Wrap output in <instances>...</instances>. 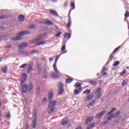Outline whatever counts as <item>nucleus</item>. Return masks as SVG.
Masks as SVG:
<instances>
[{"instance_id":"3c124183","label":"nucleus","mask_w":129,"mask_h":129,"mask_svg":"<svg viewBox=\"0 0 129 129\" xmlns=\"http://www.w3.org/2000/svg\"><path fill=\"white\" fill-rule=\"evenodd\" d=\"M97 94L96 98H100L101 96V94Z\"/></svg>"},{"instance_id":"69168bd1","label":"nucleus","mask_w":129,"mask_h":129,"mask_svg":"<svg viewBox=\"0 0 129 129\" xmlns=\"http://www.w3.org/2000/svg\"><path fill=\"white\" fill-rule=\"evenodd\" d=\"M19 53H24V51H19Z\"/></svg>"},{"instance_id":"774afa93","label":"nucleus","mask_w":129,"mask_h":129,"mask_svg":"<svg viewBox=\"0 0 129 129\" xmlns=\"http://www.w3.org/2000/svg\"><path fill=\"white\" fill-rule=\"evenodd\" d=\"M126 69H129V67H126Z\"/></svg>"},{"instance_id":"13d9d810","label":"nucleus","mask_w":129,"mask_h":129,"mask_svg":"<svg viewBox=\"0 0 129 129\" xmlns=\"http://www.w3.org/2000/svg\"><path fill=\"white\" fill-rule=\"evenodd\" d=\"M116 110V108H113L111 111L110 112H113V111H115Z\"/></svg>"},{"instance_id":"473e14b6","label":"nucleus","mask_w":129,"mask_h":129,"mask_svg":"<svg viewBox=\"0 0 129 129\" xmlns=\"http://www.w3.org/2000/svg\"><path fill=\"white\" fill-rule=\"evenodd\" d=\"M74 94H75L76 95H78V94H79V93H80V90H75L74 92Z\"/></svg>"},{"instance_id":"de8ad7c7","label":"nucleus","mask_w":129,"mask_h":129,"mask_svg":"<svg viewBox=\"0 0 129 129\" xmlns=\"http://www.w3.org/2000/svg\"><path fill=\"white\" fill-rule=\"evenodd\" d=\"M122 84L124 86H125V85H127V81H123Z\"/></svg>"},{"instance_id":"2f4dec72","label":"nucleus","mask_w":129,"mask_h":129,"mask_svg":"<svg viewBox=\"0 0 129 129\" xmlns=\"http://www.w3.org/2000/svg\"><path fill=\"white\" fill-rule=\"evenodd\" d=\"M73 81V79H67L66 80V82L67 83H71Z\"/></svg>"},{"instance_id":"a878e982","label":"nucleus","mask_w":129,"mask_h":129,"mask_svg":"<svg viewBox=\"0 0 129 129\" xmlns=\"http://www.w3.org/2000/svg\"><path fill=\"white\" fill-rule=\"evenodd\" d=\"M54 110H55V107L50 108L49 110L48 111V114H51V113H53L54 112Z\"/></svg>"},{"instance_id":"a18cd8bd","label":"nucleus","mask_w":129,"mask_h":129,"mask_svg":"<svg viewBox=\"0 0 129 129\" xmlns=\"http://www.w3.org/2000/svg\"><path fill=\"white\" fill-rule=\"evenodd\" d=\"M27 65H28V64H27V63H24V64H22L21 66H20V67H19V68L24 69V68H25V67H26V66H27Z\"/></svg>"},{"instance_id":"09e8293b","label":"nucleus","mask_w":129,"mask_h":129,"mask_svg":"<svg viewBox=\"0 0 129 129\" xmlns=\"http://www.w3.org/2000/svg\"><path fill=\"white\" fill-rule=\"evenodd\" d=\"M46 102H47V99L46 98H44L42 100V103H46Z\"/></svg>"},{"instance_id":"7ed1b4c3","label":"nucleus","mask_w":129,"mask_h":129,"mask_svg":"<svg viewBox=\"0 0 129 129\" xmlns=\"http://www.w3.org/2000/svg\"><path fill=\"white\" fill-rule=\"evenodd\" d=\"M58 95H61L62 93L64 92V90L63 89V87H64V84H63L61 82H58Z\"/></svg>"},{"instance_id":"c03bdc74","label":"nucleus","mask_w":129,"mask_h":129,"mask_svg":"<svg viewBox=\"0 0 129 129\" xmlns=\"http://www.w3.org/2000/svg\"><path fill=\"white\" fill-rule=\"evenodd\" d=\"M6 116H7L8 119H10V117H11V113L8 112V113L6 114Z\"/></svg>"},{"instance_id":"aec40b11","label":"nucleus","mask_w":129,"mask_h":129,"mask_svg":"<svg viewBox=\"0 0 129 129\" xmlns=\"http://www.w3.org/2000/svg\"><path fill=\"white\" fill-rule=\"evenodd\" d=\"M21 39H22V37H21V35L19 36H16L15 37H13L12 39V41H18V40H21Z\"/></svg>"},{"instance_id":"39448f33","label":"nucleus","mask_w":129,"mask_h":129,"mask_svg":"<svg viewBox=\"0 0 129 129\" xmlns=\"http://www.w3.org/2000/svg\"><path fill=\"white\" fill-rule=\"evenodd\" d=\"M56 104H57V101H49V103L48 104V108H52V107H54V106H55Z\"/></svg>"},{"instance_id":"7c9ffc66","label":"nucleus","mask_w":129,"mask_h":129,"mask_svg":"<svg viewBox=\"0 0 129 129\" xmlns=\"http://www.w3.org/2000/svg\"><path fill=\"white\" fill-rule=\"evenodd\" d=\"M7 71H8V68L7 67H5L2 69V71H3L4 73H6Z\"/></svg>"},{"instance_id":"6e6552de","label":"nucleus","mask_w":129,"mask_h":129,"mask_svg":"<svg viewBox=\"0 0 129 129\" xmlns=\"http://www.w3.org/2000/svg\"><path fill=\"white\" fill-rule=\"evenodd\" d=\"M93 118H94V117L93 116L88 117L86 120V121L85 122V124H88V123L91 122V121L93 120Z\"/></svg>"},{"instance_id":"f8f14e48","label":"nucleus","mask_w":129,"mask_h":129,"mask_svg":"<svg viewBox=\"0 0 129 129\" xmlns=\"http://www.w3.org/2000/svg\"><path fill=\"white\" fill-rule=\"evenodd\" d=\"M105 113V110L101 111L100 113L96 115L95 118H99V117H101V116H103Z\"/></svg>"},{"instance_id":"4be33fe9","label":"nucleus","mask_w":129,"mask_h":129,"mask_svg":"<svg viewBox=\"0 0 129 129\" xmlns=\"http://www.w3.org/2000/svg\"><path fill=\"white\" fill-rule=\"evenodd\" d=\"M72 24V21H71V18L70 17L69 18V21H68V24L67 25V27L70 28V27H71Z\"/></svg>"},{"instance_id":"bb28decb","label":"nucleus","mask_w":129,"mask_h":129,"mask_svg":"<svg viewBox=\"0 0 129 129\" xmlns=\"http://www.w3.org/2000/svg\"><path fill=\"white\" fill-rule=\"evenodd\" d=\"M88 127H90L91 128H92L94 127V126H95V123L94 122L91 123L88 125Z\"/></svg>"},{"instance_id":"a19ab883","label":"nucleus","mask_w":129,"mask_h":129,"mask_svg":"<svg viewBox=\"0 0 129 129\" xmlns=\"http://www.w3.org/2000/svg\"><path fill=\"white\" fill-rule=\"evenodd\" d=\"M71 7L73 8L72 10H75V4L74 3H72L71 4Z\"/></svg>"},{"instance_id":"680f3d73","label":"nucleus","mask_w":129,"mask_h":129,"mask_svg":"<svg viewBox=\"0 0 129 129\" xmlns=\"http://www.w3.org/2000/svg\"><path fill=\"white\" fill-rule=\"evenodd\" d=\"M53 60H54V58L53 57H50L49 59V61H53Z\"/></svg>"},{"instance_id":"6ab92c4d","label":"nucleus","mask_w":129,"mask_h":129,"mask_svg":"<svg viewBox=\"0 0 129 129\" xmlns=\"http://www.w3.org/2000/svg\"><path fill=\"white\" fill-rule=\"evenodd\" d=\"M66 118L62 119V122L61 123V125H65L68 123V120H65Z\"/></svg>"},{"instance_id":"2eb2a0df","label":"nucleus","mask_w":129,"mask_h":129,"mask_svg":"<svg viewBox=\"0 0 129 129\" xmlns=\"http://www.w3.org/2000/svg\"><path fill=\"white\" fill-rule=\"evenodd\" d=\"M50 13L51 15H52V16H54V17H58V13L57 12L55 11V10H50Z\"/></svg>"},{"instance_id":"c756f323","label":"nucleus","mask_w":129,"mask_h":129,"mask_svg":"<svg viewBox=\"0 0 129 129\" xmlns=\"http://www.w3.org/2000/svg\"><path fill=\"white\" fill-rule=\"evenodd\" d=\"M36 66L38 71H41V70H42V66H41V64H37Z\"/></svg>"},{"instance_id":"f03ea898","label":"nucleus","mask_w":129,"mask_h":129,"mask_svg":"<svg viewBox=\"0 0 129 129\" xmlns=\"http://www.w3.org/2000/svg\"><path fill=\"white\" fill-rule=\"evenodd\" d=\"M38 117H37V112H35L33 114V120L32 121V128H36L37 126V121Z\"/></svg>"},{"instance_id":"f257e3e1","label":"nucleus","mask_w":129,"mask_h":129,"mask_svg":"<svg viewBox=\"0 0 129 129\" xmlns=\"http://www.w3.org/2000/svg\"><path fill=\"white\" fill-rule=\"evenodd\" d=\"M33 90V84L30 83L28 85L24 84L22 87V92L23 93H27V92H30Z\"/></svg>"},{"instance_id":"4c0bfd02","label":"nucleus","mask_w":129,"mask_h":129,"mask_svg":"<svg viewBox=\"0 0 129 129\" xmlns=\"http://www.w3.org/2000/svg\"><path fill=\"white\" fill-rule=\"evenodd\" d=\"M125 73H126V70H124L123 72L120 74V76H123Z\"/></svg>"},{"instance_id":"393cba45","label":"nucleus","mask_w":129,"mask_h":129,"mask_svg":"<svg viewBox=\"0 0 129 129\" xmlns=\"http://www.w3.org/2000/svg\"><path fill=\"white\" fill-rule=\"evenodd\" d=\"M92 98H93V96H91V95H89L86 98V101H89V100H91Z\"/></svg>"},{"instance_id":"f3484780","label":"nucleus","mask_w":129,"mask_h":129,"mask_svg":"<svg viewBox=\"0 0 129 129\" xmlns=\"http://www.w3.org/2000/svg\"><path fill=\"white\" fill-rule=\"evenodd\" d=\"M53 96H54V94H53V93H48V97L49 101H50V100H52V99H53Z\"/></svg>"},{"instance_id":"0e129e2a","label":"nucleus","mask_w":129,"mask_h":129,"mask_svg":"<svg viewBox=\"0 0 129 129\" xmlns=\"http://www.w3.org/2000/svg\"><path fill=\"white\" fill-rule=\"evenodd\" d=\"M76 129H81V126H79L78 127H77Z\"/></svg>"},{"instance_id":"5fc2aeb1","label":"nucleus","mask_w":129,"mask_h":129,"mask_svg":"<svg viewBox=\"0 0 129 129\" xmlns=\"http://www.w3.org/2000/svg\"><path fill=\"white\" fill-rule=\"evenodd\" d=\"M120 48V46H119L118 47H117L116 49H114V50L113 51V53H114L115 52H116V51H117V50H118V49H119Z\"/></svg>"},{"instance_id":"412c9836","label":"nucleus","mask_w":129,"mask_h":129,"mask_svg":"<svg viewBox=\"0 0 129 129\" xmlns=\"http://www.w3.org/2000/svg\"><path fill=\"white\" fill-rule=\"evenodd\" d=\"M45 43L43 41H41L39 42H38L36 44V46H43V45H45Z\"/></svg>"},{"instance_id":"a211bd4d","label":"nucleus","mask_w":129,"mask_h":129,"mask_svg":"<svg viewBox=\"0 0 129 129\" xmlns=\"http://www.w3.org/2000/svg\"><path fill=\"white\" fill-rule=\"evenodd\" d=\"M119 114H120V111H117V112L112 114L113 117H114V118H117Z\"/></svg>"},{"instance_id":"c9c22d12","label":"nucleus","mask_w":129,"mask_h":129,"mask_svg":"<svg viewBox=\"0 0 129 129\" xmlns=\"http://www.w3.org/2000/svg\"><path fill=\"white\" fill-rule=\"evenodd\" d=\"M95 103V100H93L90 103H89V106H93L94 105V104Z\"/></svg>"},{"instance_id":"338daca9","label":"nucleus","mask_w":129,"mask_h":129,"mask_svg":"<svg viewBox=\"0 0 129 129\" xmlns=\"http://www.w3.org/2000/svg\"><path fill=\"white\" fill-rule=\"evenodd\" d=\"M110 113H112V112H110V111L109 112V113H107V114L108 115V114H110Z\"/></svg>"},{"instance_id":"0eeeda50","label":"nucleus","mask_w":129,"mask_h":129,"mask_svg":"<svg viewBox=\"0 0 129 129\" xmlns=\"http://www.w3.org/2000/svg\"><path fill=\"white\" fill-rule=\"evenodd\" d=\"M26 47H28V43L27 42L22 43L20 45H18L19 49H22V50H24Z\"/></svg>"},{"instance_id":"e2e57ef3","label":"nucleus","mask_w":129,"mask_h":129,"mask_svg":"<svg viewBox=\"0 0 129 129\" xmlns=\"http://www.w3.org/2000/svg\"><path fill=\"white\" fill-rule=\"evenodd\" d=\"M53 3H57V0H51Z\"/></svg>"},{"instance_id":"5701e85b","label":"nucleus","mask_w":129,"mask_h":129,"mask_svg":"<svg viewBox=\"0 0 129 129\" xmlns=\"http://www.w3.org/2000/svg\"><path fill=\"white\" fill-rule=\"evenodd\" d=\"M64 38H67V39H69L70 38H71V33H65L64 35Z\"/></svg>"},{"instance_id":"864d4df0","label":"nucleus","mask_w":129,"mask_h":129,"mask_svg":"<svg viewBox=\"0 0 129 129\" xmlns=\"http://www.w3.org/2000/svg\"><path fill=\"white\" fill-rule=\"evenodd\" d=\"M60 36H61V33H60V32H58V33L56 34V35H55V36H56V37H60Z\"/></svg>"},{"instance_id":"ddd939ff","label":"nucleus","mask_w":129,"mask_h":129,"mask_svg":"<svg viewBox=\"0 0 129 129\" xmlns=\"http://www.w3.org/2000/svg\"><path fill=\"white\" fill-rule=\"evenodd\" d=\"M56 73H57V75H56ZM56 73H55L54 72L51 73L50 74L51 77H52V78H54V79L58 78V76L60 75V73H58L56 72Z\"/></svg>"},{"instance_id":"8fccbe9b","label":"nucleus","mask_w":129,"mask_h":129,"mask_svg":"<svg viewBox=\"0 0 129 129\" xmlns=\"http://www.w3.org/2000/svg\"><path fill=\"white\" fill-rule=\"evenodd\" d=\"M30 128V125H29V124L26 123L25 125V129H29Z\"/></svg>"},{"instance_id":"6e6d98bb","label":"nucleus","mask_w":129,"mask_h":129,"mask_svg":"<svg viewBox=\"0 0 129 129\" xmlns=\"http://www.w3.org/2000/svg\"><path fill=\"white\" fill-rule=\"evenodd\" d=\"M68 5H69L68 1L66 2L65 3H64V7H68Z\"/></svg>"},{"instance_id":"dca6fc26","label":"nucleus","mask_w":129,"mask_h":129,"mask_svg":"<svg viewBox=\"0 0 129 129\" xmlns=\"http://www.w3.org/2000/svg\"><path fill=\"white\" fill-rule=\"evenodd\" d=\"M25 20V16L23 15H20L18 17V20L19 22H23Z\"/></svg>"},{"instance_id":"9b49d317","label":"nucleus","mask_w":129,"mask_h":129,"mask_svg":"<svg viewBox=\"0 0 129 129\" xmlns=\"http://www.w3.org/2000/svg\"><path fill=\"white\" fill-rule=\"evenodd\" d=\"M33 67H34V65L33 64V63H30L28 65V67L27 68V73H28V74H30L31 73V71H32V69H33Z\"/></svg>"},{"instance_id":"9d476101","label":"nucleus","mask_w":129,"mask_h":129,"mask_svg":"<svg viewBox=\"0 0 129 129\" xmlns=\"http://www.w3.org/2000/svg\"><path fill=\"white\" fill-rule=\"evenodd\" d=\"M21 77H22V79H21V84H24V83H25V82L27 79V75L26 74H23L22 75Z\"/></svg>"},{"instance_id":"79ce46f5","label":"nucleus","mask_w":129,"mask_h":129,"mask_svg":"<svg viewBox=\"0 0 129 129\" xmlns=\"http://www.w3.org/2000/svg\"><path fill=\"white\" fill-rule=\"evenodd\" d=\"M66 50V45H63L61 48V52H63V51H65Z\"/></svg>"},{"instance_id":"b1692460","label":"nucleus","mask_w":129,"mask_h":129,"mask_svg":"<svg viewBox=\"0 0 129 129\" xmlns=\"http://www.w3.org/2000/svg\"><path fill=\"white\" fill-rule=\"evenodd\" d=\"M113 117V116L112 115V114H110L106 119V121L108 122L109 121V120H111V119H112V118Z\"/></svg>"},{"instance_id":"20e7f679","label":"nucleus","mask_w":129,"mask_h":129,"mask_svg":"<svg viewBox=\"0 0 129 129\" xmlns=\"http://www.w3.org/2000/svg\"><path fill=\"white\" fill-rule=\"evenodd\" d=\"M60 56H61V54L56 57L55 59V63L53 64V70L55 72H56V73H58V74L60 73V71H59L58 69H57L56 64H57V61H58Z\"/></svg>"},{"instance_id":"49530a36","label":"nucleus","mask_w":129,"mask_h":129,"mask_svg":"<svg viewBox=\"0 0 129 129\" xmlns=\"http://www.w3.org/2000/svg\"><path fill=\"white\" fill-rule=\"evenodd\" d=\"M80 86H81V85H80V84H79V83H77L75 85V87L78 88V87H80Z\"/></svg>"},{"instance_id":"1a4fd4ad","label":"nucleus","mask_w":129,"mask_h":129,"mask_svg":"<svg viewBox=\"0 0 129 129\" xmlns=\"http://www.w3.org/2000/svg\"><path fill=\"white\" fill-rule=\"evenodd\" d=\"M29 34H31V32L28 30H26L19 32L18 35H20V36H24L25 35H29Z\"/></svg>"},{"instance_id":"ea45409f","label":"nucleus","mask_w":129,"mask_h":129,"mask_svg":"<svg viewBox=\"0 0 129 129\" xmlns=\"http://www.w3.org/2000/svg\"><path fill=\"white\" fill-rule=\"evenodd\" d=\"M8 18V16L7 15H2L0 17V20H2L3 19H7Z\"/></svg>"},{"instance_id":"37998d69","label":"nucleus","mask_w":129,"mask_h":129,"mask_svg":"<svg viewBox=\"0 0 129 129\" xmlns=\"http://www.w3.org/2000/svg\"><path fill=\"white\" fill-rule=\"evenodd\" d=\"M125 18H128L129 17V13L127 11H126L125 14H124Z\"/></svg>"},{"instance_id":"bf43d9fd","label":"nucleus","mask_w":129,"mask_h":129,"mask_svg":"<svg viewBox=\"0 0 129 129\" xmlns=\"http://www.w3.org/2000/svg\"><path fill=\"white\" fill-rule=\"evenodd\" d=\"M44 76L43 77V78H47V73L46 72L44 73Z\"/></svg>"},{"instance_id":"58836bf2","label":"nucleus","mask_w":129,"mask_h":129,"mask_svg":"<svg viewBox=\"0 0 129 129\" xmlns=\"http://www.w3.org/2000/svg\"><path fill=\"white\" fill-rule=\"evenodd\" d=\"M38 49H34L31 51V54H35V53H38Z\"/></svg>"},{"instance_id":"4d7b16f0","label":"nucleus","mask_w":129,"mask_h":129,"mask_svg":"<svg viewBox=\"0 0 129 129\" xmlns=\"http://www.w3.org/2000/svg\"><path fill=\"white\" fill-rule=\"evenodd\" d=\"M113 56H114V55H113V53H112V54H111L110 55V61H111V60H112L111 59H112Z\"/></svg>"},{"instance_id":"603ef678","label":"nucleus","mask_w":129,"mask_h":129,"mask_svg":"<svg viewBox=\"0 0 129 129\" xmlns=\"http://www.w3.org/2000/svg\"><path fill=\"white\" fill-rule=\"evenodd\" d=\"M105 71H106V68L103 67L101 71V73H103Z\"/></svg>"},{"instance_id":"c85d7f7f","label":"nucleus","mask_w":129,"mask_h":129,"mask_svg":"<svg viewBox=\"0 0 129 129\" xmlns=\"http://www.w3.org/2000/svg\"><path fill=\"white\" fill-rule=\"evenodd\" d=\"M91 91V90L90 89H87L85 91L83 92L84 94H89Z\"/></svg>"},{"instance_id":"f704fd0d","label":"nucleus","mask_w":129,"mask_h":129,"mask_svg":"<svg viewBox=\"0 0 129 129\" xmlns=\"http://www.w3.org/2000/svg\"><path fill=\"white\" fill-rule=\"evenodd\" d=\"M100 91H101V88H100L97 89V90L96 91L95 93V94H101Z\"/></svg>"},{"instance_id":"72a5a7b5","label":"nucleus","mask_w":129,"mask_h":129,"mask_svg":"<svg viewBox=\"0 0 129 129\" xmlns=\"http://www.w3.org/2000/svg\"><path fill=\"white\" fill-rule=\"evenodd\" d=\"M89 83H90V84H91V85H96V84H97L96 82L93 81L89 82Z\"/></svg>"},{"instance_id":"4468645a","label":"nucleus","mask_w":129,"mask_h":129,"mask_svg":"<svg viewBox=\"0 0 129 129\" xmlns=\"http://www.w3.org/2000/svg\"><path fill=\"white\" fill-rule=\"evenodd\" d=\"M42 39H43L42 37H38L31 41L30 44H34V43H36V42H38V41H40V40H42Z\"/></svg>"},{"instance_id":"e433bc0d","label":"nucleus","mask_w":129,"mask_h":129,"mask_svg":"<svg viewBox=\"0 0 129 129\" xmlns=\"http://www.w3.org/2000/svg\"><path fill=\"white\" fill-rule=\"evenodd\" d=\"M29 29H35L36 28V25H30L28 27Z\"/></svg>"},{"instance_id":"423d86ee","label":"nucleus","mask_w":129,"mask_h":129,"mask_svg":"<svg viewBox=\"0 0 129 129\" xmlns=\"http://www.w3.org/2000/svg\"><path fill=\"white\" fill-rule=\"evenodd\" d=\"M43 24H44L45 25H47L48 26H53L54 25V23L53 22H51L50 20H47L46 19H44L42 20Z\"/></svg>"},{"instance_id":"052dcab7","label":"nucleus","mask_w":129,"mask_h":129,"mask_svg":"<svg viewBox=\"0 0 129 129\" xmlns=\"http://www.w3.org/2000/svg\"><path fill=\"white\" fill-rule=\"evenodd\" d=\"M102 74H103V76H105L106 75H107V74L106 73H105L104 72L102 73Z\"/></svg>"},{"instance_id":"cd10ccee","label":"nucleus","mask_w":129,"mask_h":129,"mask_svg":"<svg viewBox=\"0 0 129 129\" xmlns=\"http://www.w3.org/2000/svg\"><path fill=\"white\" fill-rule=\"evenodd\" d=\"M118 65H119V61H116L113 64V66H114V67H117Z\"/></svg>"}]
</instances>
